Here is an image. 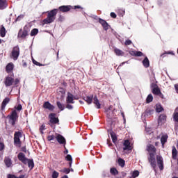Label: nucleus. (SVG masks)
Here are the masks:
<instances>
[{
    "label": "nucleus",
    "instance_id": "1",
    "mask_svg": "<svg viewBox=\"0 0 178 178\" xmlns=\"http://www.w3.org/2000/svg\"><path fill=\"white\" fill-rule=\"evenodd\" d=\"M147 150L148 152H149V162L155 169L156 168V161L155 160V153L156 152V149L155 148L154 145H147Z\"/></svg>",
    "mask_w": 178,
    "mask_h": 178
},
{
    "label": "nucleus",
    "instance_id": "2",
    "mask_svg": "<svg viewBox=\"0 0 178 178\" xmlns=\"http://www.w3.org/2000/svg\"><path fill=\"white\" fill-rule=\"evenodd\" d=\"M47 17L43 20V24H50L54 23L55 19H56V14L58 13V9H54L47 12Z\"/></svg>",
    "mask_w": 178,
    "mask_h": 178
},
{
    "label": "nucleus",
    "instance_id": "3",
    "mask_svg": "<svg viewBox=\"0 0 178 178\" xmlns=\"http://www.w3.org/2000/svg\"><path fill=\"white\" fill-rule=\"evenodd\" d=\"M18 159L19 161H21L22 163H24V165H29V168L31 170L33 168H34V161L33 160H30L27 158H26V155L23 153H19L18 154Z\"/></svg>",
    "mask_w": 178,
    "mask_h": 178
},
{
    "label": "nucleus",
    "instance_id": "4",
    "mask_svg": "<svg viewBox=\"0 0 178 178\" xmlns=\"http://www.w3.org/2000/svg\"><path fill=\"white\" fill-rule=\"evenodd\" d=\"M17 118H19V116H17V113L16 112V110H14L12 113L8 116L9 124H12V126H15Z\"/></svg>",
    "mask_w": 178,
    "mask_h": 178
},
{
    "label": "nucleus",
    "instance_id": "5",
    "mask_svg": "<svg viewBox=\"0 0 178 178\" xmlns=\"http://www.w3.org/2000/svg\"><path fill=\"white\" fill-rule=\"evenodd\" d=\"M20 138H22V132H15L14 134V145L16 147H22V141H20Z\"/></svg>",
    "mask_w": 178,
    "mask_h": 178
},
{
    "label": "nucleus",
    "instance_id": "6",
    "mask_svg": "<svg viewBox=\"0 0 178 178\" xmlns=\"http://www.w3.org/2000/svg\"><path fill=\"white\" fill-rule=\"evenodd\" d=\"M56 140L58 144H60V145H66V138L63 137V136L59 134H56Z\"/></svg>",
    "mask_w": 178,
    "mask_h": 178
},
{
    "label": "nucleus",
    "instance_id": "7",
    "mask_svg": "<svg viewBox=\"0 0 178 178\" xmlns=\"http://www.w3.org/2000/svg\"><path fill=\"white\" fill-rule=\"evenodd\" d=\"M20 54V49L19 47H15L13 49L12 51V58L14 60H17V58H19V55Z\"/></svg>",
    "mask_w": 178,
    "mask_h": 178
},
{
    "label": "nucleus",
    "instance_id": "8",
    "mask_svg": "<svg viewBox=\"0 0 178 178\" xmlns=\"http://www.w3.org/2000/svg\"><path fill=\"white\" fill-rule=\"evenodd\" d=\"M74 99H79V96H74L72 93L68 92L66 98L67 104H74Z\"/></svg>",
    "mask_w": 178,
    "mask_h": 178
},
{
    "label": "nucleus",
    "instance_id": "9",
    "mask_svg": "<svg viewBox=\"0 0 178 178\" xmlns=\"http://www.w3.org/2000/svg\"><path fill=\"white\" fill-rule=\"evenodd\" d=\"M151 88H152V93L154 94V95H161V90H159L156 83H152Z\"/></svg>",
    "mask_w": 178,
    "mask_h": 178
},
{
    "label": "nucleus",
    "instance_id": "10",
    "mask_svg": "<svg viewBox=\"0 0 178 178\" xmlns=\"http://www.w3.org/2000/svg\"><path fill=\"white\" fill-rule=\"evenodd\" d=\"M15 83V79L12 76H7L4 81L6 87H10Z\"/></svg>",
    "mask_w": 178,
    "mask_h": 178
},
{
    "label": "nucleus",
    "instance_id": "11",
    "mask_svg": "<svg viewBox=\"0 0 178 178\" xmlns=\"http://www.w3.org/2000/svg\"><path fill=\"white\" fill-rule=\"evenodd\" d=\"M157 165L160 169V170H163V159L158 155L156 156Z\"/></svg>",
    "mask_w": 178,
    "mask_h": 178
},
{
    "label": "nucleus",
    "instance_id": "12",
    "mask_svg": "<svg viewBox=\"0 0 178 178\" xmlns=\"http://www.w3.org/2000/svg\"><path fill=\"white\" fill-rule=\"evenodd\" d=\"M43 108H44V109H48L49 111H54L55 109V106L51 104L49 102H44L43 104Z\"/></svg>",
    "mask_w": 178,
    "mask_h": 178
},
{
    "label": "nucleus",
    "instance_id": "13",
    "mask_svg": "<svg viewBox=\"0 0 178 178\" xmlns=\"http://www.w3.org/2000/svg\"><path fill=\"white\" fill-rule=\"evenodd\" d=\"M49 118H50L51 123H58L59 122V119H58V118H56V114L51 113L49 115Z\"/></svg>",
    "mask_w": 178,
    "mask_h": 178
},
{
    "label": "nucleus",
    "instance_id": "14",
    "mask_svg": "<svg viewBox=\"0 0 178 178\" xmlns=\"http://www.w3.org/2000/svg\"><path fill=\"white\" fill-rule=\"evenodd\" d=\"M99 22L102 24V26L104 30L106 31V30H108V29H109V24H108V22H106V21H105L102 19H99Z\"/></svg>",
    "mask_w": 178,
    "mask_h": 178
},
{
    "label": "nucleus",
    "instance_id": "15",
    "mask_svg": "<svg viewBox=\"0 0 178 178\" xmlns=\"http://www.w3.org/2000/svg\"><path fill=\"white\" fill-rule=\"evenodd\" d=\"M28 33L27 31L24 30H22L20 29L19 33H18V38H26V37H27Z\"/></svg>",
    "mask_w": 178,
    "mask_h": 178
},
{
    "label": "nucleus",
    "instance_id": "16",
    "mask_svg": "<svg viewBox=\"0 0 178 178\" xmlns=\"http://www.w3.org/2000/svg\"><path fill=\"white\" fill-rule=\"evenodd\" d=\"M166 122V115H161L159 118V124H163Z\"/></svg>",
    "mask_w": 178,
    "mask_h": 178
},
{
    "label": "nucleus",
    "instance_id": "17",
    "mask_svg": "<svg viewBox=\"0 0 178 178\" xmlns=\"http://www.w3.org/2000/svg\"><path fill=\"white\" fill-rule=\"evenodd\" d=\"M8 8V1L6 0H0V10L6 9Z\"/></svg>",
    "mask_w": 178,
    "mask_h": 178
},
{
    "label": "nucleus",
    "instance_id": "18",
    "mask_svg": "<svg viewBox=\"0 0 178 178\" xmlns=\"http://www.w3.org/2000/svg\"><path fill=\"white\" fill-rule=\"evenodd\" d=\"M4 163L7 166V168H12L13 166L12 160L9 157L5 158Z\"/></svg>",
    "mask_w": 178,
    "mask_h": 178
},
{
    "label": "nucleus",
    "instance_id": "19",
    "mask_svg": "<svg viewBox=\"0 0 178 178\" xmlns=\"http://www.w3.org/2000/svg\"><path fill=\"white\" fill-rule=\"evenodd\" d=\"M133 147H131V145H130V142L129 140H125L124 143V151H126V149H132Z\"/></svg>",
    "mask_w": 178,
    "mask_h": 178
},
{
    "label": "nucleus",
    "instance_id": "20",
    "mask_svg": "<svg viewBox=\"0 0 178 178\" xmlns=\"http://www.w3.org/2000/svg\"><path fill=\"white\" fill-rule=\"evenodd\" d=\"M13 67H15V65H13V63H8L6 67V70L7 73H10V72L13 70Z\"/></svg>",
    "mask_w": 178,
    "mask_h": 178
},
{
    "label": "nucleus",
    "instance_id": "21",
    "mask_svg": "<svg viewBox=\"0 0 178 178\" xmlns=\"http://www.w3.org/2000/svg\"><path fill=\"white\" fill-rule=\"evenodd\" d=\"M93 104H95V107L97 109H101V104L99 103V100H98V98H97V96H95L93 99Z\"/></svg>",
    "mask_w": 178,
    "mask_h": 178
},
{
    "label": "nucleus",
    "instance_id": "22",
    "mask_svg": "<svg viewBox=\"0 0 178 178\" xmlns=\"http://www.w3.org/2000/svg\"><path fill=\"white\" fill-rule=\"evenodd\" d=\"M129 54L130 55H132V56H143V55H144L143 52L137 51H129Z\"/></svg>",
    "mask_w": 178,
    "mask_h": 178
},
{
    "label": "nucleus",
    "instance_id": "23",
    "mask_svg": "<svg viewBox=\"0 0 178 178\" xmlns=\"http://www.w3.org/2000/svg\"><path fill=\"white\" fill-rule=\"evenodd\" d=\"M60 12H69L70 10V6H62L59 7Z\"/></svg>",
    "mask_w": 178,
    "mask_h": 178
},
{
    "label": "nucleus",
    "instance_id": "24",
    "mask_svg": "<svg viewBox=\"0 0 178 178\" xmlns=\"http://www.w3.org/2000/svg\"><path fill=\"white\" fill-rule=\"evenodd\" d=\"M114 53L115 55H117V56H123V55H124V52L118 48L114 49Z\"/></svg>",
    "mask_w": 178,
    "mask_h": 178
},
{
    "label": "nucleus",
    "instance_id": "25",
    "mask_svg": "<svg viewBox=\"0 0 178 178\" xmlns=\"http://www.w3.org/2000/svg\"><path fill=\"white\" fill-rule=\"evenodd\" d=\"M83 99L88 105H91V104H92V97H90L89 96H87L84 97Z\"/></svg>",
    "mask_w": 178,
    "mask_h": 178
},
{
    "label": "nucleus",
    "instance_id": "26",
    "mask_svg": "<svg viewBox=\"0 0 178 178\" xmlns=\"http://www.w3.org/2000/svg\"><path fill=\"white\" fill-rule=\"evenodd\" d=\"M0 35L1 37H5V35H6V29H5L3 26H1L0 29Z\"/></svg>",
    "mask_w": 178,
    "mask_h": 178
},
{
    "label": "nucleus",
    "instance_id": "27",
    "mask_svg": "<svg viewBox=\"0 0 178 178\" xmlns=\"http://www.w3.org/2000/svg\"><path fill=\"white\" fill-rule=\"evenodd\" d=\"M173 119L175 122H178V108H175V111L173 113Z\"/></svg>",
    "mask_w": 178,
    "mask_h": 178
},
{
    "label": "nucleus",
    "instance_id": "28",
    "mask_svg": "<svg viewBox=\"0 0 178 178\" xmlns=\"http://www.w3.org/2000/svg\"><path fill=\"white\" fill-rule=\"evenodd\" d=\"M143 66H145V67H148L149 66V60H148V58H145V59L143 61Z\"/></svg>",
    "mask_w": 178,
    "mask_h": 178
},
{
    "label": "nucleus",
    "instance_id": "29",
    "mask_svg": "<svg viewBox=\"0 0 178 178\" xmlns=\"http://www.w3.org/2000/svg\"><path fill=\"white\" fill-rule=\"evenodd\" d=\"M110 136L113 140V143H114L115 144L118 141V138L116 137V134H115V133L113 132H111Z\"/></svg>",
    "mask_w": 178,
    "mask_h": 178
},
{
    "label": "nucleus",
    "instance_id": "30",
    "mask_svg": "<svg viewBox=\"0 0 178 178\" xmlns=\"http://www.w3.org/2000/svg\"><path fill=\"white\" fill-rule=\"evenodd\" d=\"M9 98H6L1 104V109H5V106H6V104L9 103Z\"/></svg>",
    "mask_w": 178,
    "mask_h": 178
},
{
    "label": "nucleus",
    "instance_id": "31",
    "mask_svg": "<svg viewBox=\"0 0 178 178\" xmlns=\"http://www.w3.org/2000/svg\"><path fill=\"white\" fill-rule=\"evenodd\" d=\"M172 158L174 159H176V158L177 156V150L176 149L175 147H172Z\"/></svg>",
    "mask_w": 178,
    "mask_h": 178
},
{
    "label": "nucleus",
    "instance_id": "32",
    "mask_svg": "<svg viewBox=\"0 0 178 178\" xmlns=\"http://www.w3.org/2000/svg\"><path fill=\"white\" fill-rule=\"evenodd\" d=\"M48 141H54V140H56V134L55 135H49L47 137Z\"/></svg>",
    "mask_w": 178,
    "mask_h": 178
},
{
    "label": "nucleus",
    "instance_id": "33",
    "mask_svg": "<svg viewBox=\"0 0 178 178\" xmlns=\"http://www.w3.org/2000/svg\"><path fill=\"white\" fill-rule=\"evenodd\" d=\"M167 140H168V136L164 135L161 137V144L163 146L164 145V144L167 141Z\"/></svg>",
    "mask_w": 178,
    "mask_h": 178
},
{
    "label": "nucleus",
    "instance_id": "34",
    "mask_svg": "<svg viewBox=\"0 0 178 178\" xmlns=\"http://www.w3.org/2000/svg\"><path fill=\"white\" fill-rule=\"evenodd\" d=\"M154 99V97H152V95H149L146 99L147 104H149V102H152V100Z\"/></svg>",
    "mask_w": 178,
    "mask_h": 178
},
{
    "label": "nucleus",
    "instance_id": "35",
    "mask_svg": "<svg viewBox=\"0 0 178 178\" xmlns=\"http://www.w3.org/2000/svg\"><path fill=\"white\" fill-rule=\"evenodd\" d=\"M156 111L158 113L162 112V111H163V108H162V106H161L160 104H156Z\"/></svg>",
    "mask_w": 178,
    "mask_h": 178
},
{
    "label": "nucleus",
    "instance_id": "36",
    "mask_svg": "<svg viewBox=\"0 0 178 178\" xmlns=\"http://www.w3.org/2000/svg\"><path fill=\"white\" fill-rule=\"evenodd\" d=\"M110 172L111 173V175H113L114 176H116V175H118V173H119L118 172V170H116V168H113L110 170Z\"/></svg>",
    "mask_w": 178,
    "mask_h": 178
},
{
    "label": "nucleus",
    "instance_id": "37",
    "mask_svg": "<svg viewBox=\"0 0 178 178\" xmlns=\"http://www.w3.org/2000/svg\"><path fill=\"white\" fill-rule=\"evenodd\" d=\"M37 34H38V29H33L31 32V37H33L34 35H37Z\"/></svg>",
    "mask_w": 178,
    "mask_h": 178
},
{
    "label": "nucleus",
    "instance_id": "38",
    "mask_svg": "<svg viewBox=\"0 0 178 178\" xmlns=\"http://www.w3.org/2000/svg\"><path fill=\"white\" fill-rule=\"evenodd\" d=\"M66 160L68 161L70 163V166H72V161H73V159L72 158V156L70 154L67 155Z\"/></svg>",
    "mask_w": 178,
    "mask_h": 178
},
{
    "label": "nucleus",
    "instance_id": "39",
    "mask_svg": "<svg viewBox=\"0 0 178 178\" xmlns=\"http://www.w3.org/2000/svg\"><path fill=\"white\" fill-rule=\"evenodd\" d=\"M57 106H58V108L60 109V111H63L65 109V106L61 104L60 102H57Z\"/></svg>",
    "mask_w": 178,
    "mask_h": 178
},
{
    "label": "nucleus",
    "instance_id": "40",
    "mask_svg": "<svg viewBox=\"0 0 178 178\" xmlns=\"http://www.w3.org/2000/svg\"><path fill=\"white\" fill-rule=\"evenodd\" d=\"M58 177H59V172H58L56 170H54L52 173V178H58Z\"/></svg>",
    "mask_w": 178,
    "mask_h": 178
},
{
    "label": "nucleus",
    "instance_id": "41",
    "mask_svg": "<svg viewBox=\"0 0 178 178\" xmlns=\"http://www.w3.org/2000/svg\"><path fill=\"white\" fill-rule=\"evenodd\" d=\"M60 172H61L62 173H66L67 175V174L70 173V169L64 168L63 170H60Z\"/></svg>",
    "mask_w": 178,
    "mask_h": 178
},
{
    "label": "nucleus",
    "instance_id": "42",
    "mask_svg": "<svg viewBox=\"0 0 178 178\" xmlns=\"http://www.w3.org/2000/svg\"><path fill=\"white\" fill-rule=\"evenodd\" d=\"M118 163H119L120 166L123 168V166H124V160H123L122 159H118Z\"/></svg>",
    "mask_w": 178,
    "mask_h": 178
},
{
    "label": "nucleus",
    "instance_id": "43",
    "mask_svg": "<svg viewBox=\"0 0 178 178\" xmlns=\"http://www.w3.org/2000/svg\"><path fill=\"white\" fill-rule=\"evenodd\" d=\"M138 175H140V172L138 171H134L132 173V178H136L138 176Z\"/></svg>",
    "mask_w": 178,
    "mask_h": 178
},
{
    "label": "nucleus",
    "instance_id": "44",
    "mask_svg": "<svg viewBox=\"0 0 178 178\" xmlns=\"http://www.w3.org/2000/svg\"><path fill=\"white\" fill-rule=\"evenodd\" d=\"M106 115L108 116V118H112V111L108 109L106 111Z\"/></svg>",
    "mask_w": 178,
    "mask_h": 178
},
{
    "label": "nucleus",
    "instance_id": "45",
    "mask_svg": "<svg viewBox=\"0 0 178 178\" xmlns=\"http://www.w3.org/2000/svg\"><path fill=\"white\" fill-rule=\"evenodd\" d=\"M40 133L42 134H44V132L42 131L43 130H45V124H42V126L40 127Z\"/></svg>",
    "mask_w": 178,
    "mask_h": 178
},
{
    "label": "nucleus",
    "instance_id": "46",
    "mask_svg": "<svg viewBox=\"0 0 178 178\" xmlns=\"http://www.w3.org/2000/svg\"><path fill=\"white\" fill-rule=\"evenodd\" d=\"M15 108L17 109V111H22V104H19L18 106H15Z\"/></svg>",
    "mask_w": 178,
    "mask_h": 178
},
{
    "label": "nucleus",
    "instance_id": "47",
    "mask_svg": "<svg viewBox=\"0 0 178 178\" xmlns=\"http://www.w3.org/2000/svg\"><path fill=\"white\" fill-rule=\"evenodd\" d=\"M125 45H131V40H127L124 43Z\"/></svg>",
    "mask_w": 178,
    "mask_h": 178
},
{
    "label": "nucleus",
    "instance_id": "48",
    "mask_svg": "<svg viewBox=\"0 0 178 178\" xmlns=\"http://www.w3.org/2000/svg\"><path fill=\"white\" fill-rule=\"evenodd\" d=\"M5 148V145L0 142V151H2Z\"/></svg>",
    "mask_w": 178,
    "mask_h": 178
},
{
    "label": "nucleus",
    "instance_id": "49",
    "mask_svg": "<svg viewBox=\"0 0 178 178\" xmlns=\"http://www.w3.org/2000/svg\"><path fill=\"white\" fill-rule=\"evenodd\" d=\"M34 65H36L37 66H42L40 63L35 61V60H33Z\"/></svg>",
    "mask_w": 178,
    "mask_h": 178
},
{
    "label": "nucleus",
    "instance_id": "50",
    "mask_svg": "<svg viewBox=\"0 0 178 178\" xmlns=\"http://www.w3.org/2000/svg\"><path fill=\"white\" fill-rule=\"evenodd\" d=\"M8 178H17L16 175H8L7 176Z\"/></svg>",
    "mask_w": 178,
    "mask_h": 178
},
{
    "label": "nucleus",
    "instance_id": "51",
    "mask_svg": "<svg viewBox=\"0 0 178 178\" xmlns=\"http://www.w3.org/2000/svg\"><path fill=\"white\" fill-rule=\"evenodd\" d=\"M146 113H149V115H151V113H154V110H149V109H147L146 111Z\"/></svg>",
    "mask_w": 178,
    "mask_h": 178
},
{
    "label": "nucleus",
    "instance_id": "52",
    "mask_svg": "<svg viewBox=\"0 0 178 178\" xmlns=\"http://www.w3.org/2000/svg\"><path fill=\"white\" fill-rule=\"evenodd\" d=\"M111 17H113V19H116V14L115 13H111Z\"/></svg>",
    "mask_w": 178,
    "mask_h": 178
},
{
    "label": "nucleus",
    "instance_id": "53",
    "mask_svg": "<svg viewBox=\"0 0 178 178\" xmlns=\"http://www.w3.org/2000/svg\"><path fill=\"white\" fill-rule=\"evenodd\" d=\"M66 108H67V109H73V106H72V105H70V104H67V105L66 106Z\"/></svg>",
    "mask_w": 178,
    "mask_h": 178
},
{
    "label": "nucleus",
    "instance_id": "54",
    "mask_svg": "<svg viewBox=\"0 0 178 178\" xmlns=\"http://www.w3.org/2000/svg\"><path fill=\"white\" fill-rule=\"evenodd\" d=\"M175 90H176V92H177V94H178V83L175 85Z\"/></svg>",
    "mask_w": 178,
    "mask_h": 178
},
{
    "label": "nucleus",
    "instance_id": "55",
    "mask_svg": "<svg viewBox=\"0 0 178 178\" xmlns=\"http://www.w3.org/2000/svg\"><path fill=\"white\" fill-rule=\"evenodd\" d=\"M64 148L65 149V151H64V154H69V150L66 149V146H65Z\"/></svg>",
    "mask_w": 178,
    "mask_h": 178
},
{
    "label": "nucleus",
    "instance_id": "56",
    "mask_svg": "<svg viewBox=\"0 0 178 178\" xmlns=\"http://www.w3.org/2000/svg\"><path fill=\"white\" fill-rule=\"evenodd\" d=\"M17 178H27L26 175H20L19 177H17Z\"/></svg>",
    "mask_w": 178,
    "mask_h": 178
},
{
    "label": "nucleus",
    "instance_id": "57",
    "mask_svg": "<svg viewBox=\"0 0 178 178\" xmlns=\"http://www.w3.org/2000/svg\"><path fill=\"white\" fill-rule=\"evenodd\" d=\"M14 83H15V84L16 85V84H17L18 83H19V79H15V81H14Z\"/></svg>",
    "mask_w": 178,
    "mask_h": 178
},
{
    "label": "nucleus",
    "instance_id": "58",
    "mask_svg": "<svg viewBox=\"0 0 178 178\" xmlns=\"http://www.w3.org/2000/svg\"><path fill=\"white\" fill-rule=\"evenodd\" d=\"M165 54H170V55H175V54H173V51L166 52Z\"/></svg>",
    "mask_w": 178,
    "mask_h": 178
},
{
    "label": "nucleus",
    "instance_id": "59",
    "mask_svg": "<svg viewBox=\"0 0 178 178\" xmlns=\"http://www.w3.org/2000/svg\"><path fill=\"white\" fill-rule=\"evenodd\" d=\"M75 9H80V6H75Z\"/></svg>",
    "mask_w": 178,
    "mask_h": 178
},
{
    "label": "nucleus",
    "instance_id": "60",
    "mask_svg": "<svg viewBox=\"0 0 178 178\" xmlns=\"http://www.w3.org/2000/svg\"><path fill=\"white\" fill-rule=\"evenodd\" d=\"M62 178H69V177H67V175H65Z\"/></svg>",
    "mask_w": 178,
    "mask_h": 178
},
{
    "label": "nucleus",
    "instance_id": "61",
    "mask_svg": "<svg viewBox=\"0 0 178 178\" xmlns=\"http://www.w3.org/2000/svg\"><path fill=\"white\" fill-rule=\"evenodd\" d=\"M0 44H2V40L0 39Z\"/></svg>",
    "mask_w": 178,
    "mask_h": 178
},
{
    "label": "nucleus",
    "instance_id": "62",
    "mask_svg": "<svg viewBox=\"0 0 178 178\" xmlns=\"http://www.w3.org/2000/svg\"><path fill=\"white\" fill-rule=\"evenodd\" d=\"M124 63H126V62H123V63H122V65H124Z\"/></svg>",
    "mask_w": 178,
    "mask_h": 178
},
{
    "label": "nucleus",
    "instance_id": "63",
    "mask_svg": "<svg viewBox=\"0 0 178 178\" xmlns=\"http://www.w3.org/2000/svg\"><path fill=\"white\" fill-rule=\"evenodd\" d=\"M163 55H165V54H161V56H163Z\"/></svg>",
    "mask_w": 178,
    "mask_h": 178
},
{
    "label": "nucleus",
    "instance_id": "64",
    "mask_svg": "<svg viewBox=\"0 0 178 178\" xmlns=\"http://www.w3.org/2000/svg\"><path fill=\"white\" fill-rule=\"evenodd\" d=\"M175 129H178V127H175Z\"/></svg>",
    "mask_w": 178,
    "mask_h": 178
}]
</instances>
